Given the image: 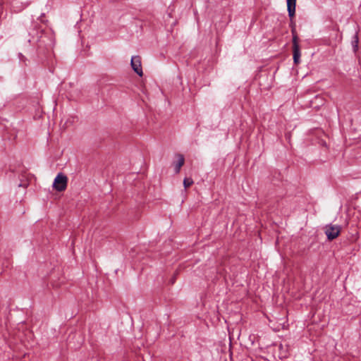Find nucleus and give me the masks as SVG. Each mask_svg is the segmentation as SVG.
I'll return each mask as SVG.
<instances>
[{
  "label": "nucleus",
  "mask_w": 361,
  "mask_h": 361,
  "mask_svg": "<svg viewBox=\"0 0 361 361\" xmlns=\"http://www.w3.org/2000/svg\"><path fill=\"white\" fill-rule=\"evenodd\" d=\"M68 178L62 173H59L54 178V188L59 192L64 191L67 188Z\"/></svg>",
  "instance_id": "1"
},
{
  "label": "nucleus",
  "mask_w": 361,
  "mask_h": 361,
  "mask_svg": "<svg viewBox=\"0 0 361 361\" xmlns=\"http://www.w3.org/2000/svg\"><path fill=\"white\" fill-rule=\"evenodd\" d=\"M130 65L133 70L139 75L142 76L143 72L141 65V59L139 56H134L131 59Z\"/></svg>",
  "instance_id": "2"
},
{
  "label": "nucleus",
  "mask_w": 361,
  "mask_h": 361,
  "mask_svg": "<svg viewBox=\"0 0 361 361\" xmlns=\"http://www.w3.org/2000/svg\"><path fill=\"white\" fill-rule=\"evenodd\" d=\"M325 233L329 240H332L338 236V227L337 226H327Z\"/></svg>",
  "instance_id": "3"
},
{
  "label": "nucleus",
  "mask_w": 361,
  "mask_h": 361,
  "mask_svg": "<svg viewBox=\"0 0 361 361\" xmlns=\"http://www.w3.org/2000/svg\"><path fill=\"white\" fill-rule=\"evenodd\" d=\"M288 16L292 18L295 13L296 0H286Z\"/></svg>",
  "instance_id": "4"
},
{
  "label": "nucleus",
  "mask_w": 361,
  "mask_h": 361,
  "mask_svg": "<svg viewBox=\"0 0 361 361\" xmlns=\"http://www.w3.org/2000/svg\"><path fill=\"white\" fill-rule=\"evenodd\" d=\"M177 157H178V161L175 166V171L176 173L180 172V168L183 166L184 162H185V159H184L183 155L178 154Z\"/></svg>",
  "instance_id": "5"
},
{
  "label": "nucleus",
  "mask_w": 361,
  "mask_h": 361,
  "mask_svg": "<svg viewBox=\"0 0 361 361\" xmlns=\"http://www.w3.org/2000/svg\"><path fill=\"white\" fill-rule=\"evenodd\" d=\"M293 61L295 64L299 63L300 58V48H297L295 46V49H293Z\"/></svg>",
  "instance_id": "6"
},
{
  "label": "nucleus",
  "mask_w": 361,
  "mask_h": 361,
  "mask_svg": "<svg viewBox=\"0 0 361 361\" xmlns=\"http://www.w3.org/2000/svg\"><path fill=\"white\" fill-rule=\"evenodd\" d=\"M192 184H193V180H192V178H184V180H183V185H184L185 188H188V187H190Z\"/></svg>",
  "instance_id": "7"
},
{
  "label": "nucleus",
  "mask_w": 361,
  "mask_h": 361,
  "mask_svg": "<svg viewBox=\"0 0 361 361\" xmlns=\"http://www.w3.org/2000/svg\"><path fill=\"white\" fill-rule=\"evenodd\" d=\"M353 38H354V39L352 42V44H353V49L355 51L357 49V46H358V37H357V35L355 34L354 35Z\"/></svg>",
  "instance_id": "8"
},
{
  "label": "nucleus",
  "mask_w": 361,
  "mask_h": 361,
  "mask_svg": "<svg viewBox=\"0 0 361 361\" xmlns=\"http://www.w3.org/2000/svg\"><path fill=\"white\" fill-rule=\"evenodd\" d=\"M295 46L297 48H300L298 42V37L294 35L293 37V49H295Z\"/></svg>",
  "instance_id": "9"
}]
</instances>
